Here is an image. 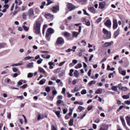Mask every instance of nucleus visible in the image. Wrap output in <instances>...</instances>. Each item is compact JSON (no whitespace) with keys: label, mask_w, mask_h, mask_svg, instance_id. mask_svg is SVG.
<instances>
[{"label":"nucleus","mask_w":130,"mask_h":130,"mask_svg":"<svg viewBox=\"0 0 130 130\" xmlns=\"http://www.w3.org/2000/svg\"><path fill=\"white\" fill-rule=\"evenodd\" d=\"M41 25L40 22L39 21H36L34 24V29L35 30V32L37 34L40 33Z\"/></svg>","instance_id":"nucleus-1"},{"label":"nucleus","mask_w":130,"mask_h":130,"mask_svg":"<svg viewBox=\"0 0 130 130\" xmlns=\"http://www.w3.org/2000/svg\"><path fill=\"white\" fill-rule=\"evenodd\" d=\"M103 31L104 34L109 38L111 37L110 32L105 28H103Z\"/></svg>","instance_id":"nucleus-2"},{"label":"nucleus","mask_w":130,"mask_h":130,"mask_svg":"<svg viewBox=\"0 0 130 130\" xmlns=\"http://www.w3.org/2000/svg\"><path fill=\"white\" fill-rule=\"evenodd\" d=\"M54 31V30L53 29L51 28H48L46 32V37H48L49 36L50 34L53 33Z\"/></svg>","instance_id":"nucleus-3"},{"label":"nucleus","mask_w":130,"mask_h":130,"mask_svg":"<svg viewBox=\"0 0 130 130\" xmlns=\"http://www.w3.org/2000/svg\"><path fill=\"white\" fill-rule=\"evenodd\" d=\"M64 43V40L62 38L59 37L58 38L56 41V44L57 45H60Z\"/></svg>","instance_id":"nucleus-4"},{"label":"nucleus","mask_w":130,"mask_h":130,"mask_svg":"<svg viewBox=\"0 0 130 130\" xmlns=\"http://www.w3.org/2000/svg\"><path fill=\"white\" fill-rule=\"evenodd\" d=\"M82 27L80 26H79V32H75V31H73L72 32V35H73V37H77V36L79 34V33L81 32V30Z\"/></svg>","instance_id":"nucleus-5"},{"label":"nucleus","mask_w":130,"mask_h":130,"mask_svg":"<svg viewBox=\"0 0 130 130\" xmlns=\"http://www.w3.org/2000/svg\"><path fill=\"white\" fill-rule=\"evenodd\" d=\"M67 8L69 11H70L74 9L75 7L72 4L69 3L68 4Z\"/></svg>","instance_id":"nucleus-6"},{"label":"nucleus","mask_w":130,"mask_h":130,"mask_svg":"<svg viewBox=\"0 0 130 130\" xmlns=\"http://www.w3.org/2000/svg\"><path fill=\"white\" fill-rule=\"evenodd\" d=\"M106 5V2L104 1L100 2L99 4V8L101 9L104 8Z\"/></svg>","instance_id":"nucleus-7"},{"label":"nucleus","mask_w":130,"mask_h":130,"mask_svg":"<svg viewBox=\"0 0 130 130\" xmlns=\"http://www.w3.org/2000/svg\"><path fill=\"white\" fill-rule=\"evenodd\" d=\"M28 14L29 17H32L34 15V11L33 9L30 8L28 11Z\"/></svg>","instance_id":"nucleus-8"},{"label":"nucleus","mask_w":130,"mask_h":130,"mask_svg":"<svg viewBox=\"0 0 130 130\" xmlns=\"http://www.w3.org/2000/svg\"><path fill=\"white\" fill-rule=\"evenodd\" d=\"M108 126L107 125H103L101 126L99 130H107L108 128Z\"/></svg>","instance_id":"nucleus-9"},{"label":"nucleus","mask_w":130,"mask_h":130,"mask_svg":"<svg viewBox=\"0 0 130 130\" xmlns=\"http://www.w3.org/2000/svg\"><path fill=\"white\" fill-rule=\"evenodd\" d=\"M44 16L46 19H50L53 17V15L50 13H47L45 14Z\"/></svg>","instance_id":"nucleus-10"},{"label":"nucleus","mask_w":130,"mask_h":130,"mask_svg":"<svg viewBox=\"0 0 130 130\" xmlns=\"http://www.w3.org/2000/svg\"><path fill=\"white\" fill-rule=\"evenodd\" d=\"M118 26L117 20H114L113 21V29H115L117 28Z\"/></svg>","instance_id":"nucleus-11"},{"label":"nucleus","mask_w":130,"mask_h":130,"mask_svg":"<svg viewBox=\"0 0 130 130\" xmlns=\"http://www.w3.org/2000/svg\"><path fill=\"white\" fill-rule=\"evenodd\" d=\"M119 89L120 90H122L123 91H126L128 90L127 88L126 87H123L121 86L120 84L119 85Z\"/></svg>","instance_id":"nucleus-12"},{"label":"nucleus","mask_w":130,"mask_h":130,"mask_svg":"<svg viewBox=\"0 0 130 130\" xmlns=\"http://www.w3.org/2000/svg\"><path fill=\"white\" fill-rule=\"evenodd\" d=\"M59 8L58 6H54L53 7V9H52V11L56 13L57 11H59Z\"/></svg>","instance_id":"nucleus-13"},{"label":"nucleus","mask_w":130,"mask_h":130,"mask_svg":"<svg viewBox=\"0 0 130 130\" xmlns=\"http://www.w3.org/2000/svg\"><path fill=\"white\" fill-rule=\"evenodd\" d=\"M105 25L107 27H110L111 25V23L109 20H107L106 22L105 23Z\"/></svg>","instance_id":"nucleus-14"},{"label":"nucleus","mask_w":130,"mask_h":130,"mask_svg":"<svg viewBox=\"0 0 130 130\" xmlns=\"http://www.w3.org/2000/svg\"><path fill=\"white\" fill-rule=\"evenodd\" d=\"M89 10L92 13H95L96 12V10L93 6H91L89 8Z\"/></svg>","instance_id":"nucleus-15"},{"label":"nucleus","mask_w":130,"mask_h":130,"mask_svg":"<svg viewBox=\"0 0 130 130\" xmlns=\"http://www.w3.org/2000/svg\"><path fill=\"white\" fill-rule=\"evenodd\" d=\"M113 42L111 41L109 42H106L103 45V47H107L111 45L112 44H113Z\"/></svg>","instance_id":"nucleus-16"},{"label":"nucleus","mask_w":130,"mask_h":130,"mask_svg":"<svg viewBox=\"0 0 130 130\" xmlns=\"http://www.w3.org/2000/svg\"><path fill=\"white\" fill-rule=\"evenodd\" d=\"M38 68L39 71L40 72L44 74H47V73L45 72V71L41 67H39Z\"/></svg>","instance_id":"nucleus-17"},{"label":"nucleus","mask_w":130,"mask_h":130,"mask_svg":"<svg viewBox=\"0 0 130 130\" xmlns=\"http://www.w3.org/2000/svg\"><path fill=\"white\" fill-rule=\"evenodd\" d=\"M53 111L55 113L58 118H60L61 116L60 115V111H57L56 110H54Z\"/></svg>","instance_id":"nucleus-18"},{"label":"nucleus","mask_w":130,"mask_h":130,"mask_svg":"<svg viewBox=\"0 0 130 130\" xmlns=\"http://www.w3.org/2000/svg\"><path fill=\"white\" fill-rule=\"evenodd\" d=\"M103 91V89L101 88H99L95 92V93L96 94H101Z\"/></svg>","instance_id":"nucleus-19"},{"label":"nucleus","mask_w":130,"mask_h":130,"mask_svg":"<svg viewBox=\"0 0 130 130\" xmlns=\"http://www.w3.org/2000/svg\"><path fill=\"white\" fill-rule=\"evenodd\" d=\"M34 63L33 62L28 63L26 65V67L28 68L33 67H34Z\"/></svg>","instance_id":"nucleus-20"},{"label":"nucleus","mask_w":130,"mask_h":130,"mask_svg":"<svg viewBox=\"0 0 130 130\" xmlns=\"http://www.w3.org/2000/svg\"><path fill=\"white\" fill-rule=\"evenodd\" d=\"M74 75L75 77L77 78L79 76V73L77 70H75L74 73Z\"/></svg>","instance_id":"nucleus-21"},{"label":"nucleus","mask_w":130,"mask_h":130,"mask_svg":"<svg viewBox=\"0 0 130 130\" xmlns=\"http://www.w3.org/2000/svg\"><path fill=\"white\" fill-rule=\"evenodd\" d=\"M84 109V108L82 106H79L77 109V111L79 112H80L81 111Z\"/></svg>","instance_id":"nucleus-22"},{"label":"nucleus","mask_w":130,"mask_h":130,"mask_svg":"<svg viewBox=\"0 0 130 130\" xmlns=\"http://www.w3.org/2000/svg\"><path fill=\"white\" fill-rule=\"evenodd\" d=\"M96 83V81L94 80H92L88 84V85L90 86H91L92 84H94Z\"/></svg>","instance_id":"nucleus-23"},{"label":"nucleus","mask_w":130,"mask_h":130,"mask_svg":"<svg viewBox=\"0 0 130 130\" xmlns=\"http://www.w3.org/2000/svg\"><path fill=\"white\" fill-rule=\"evenodd\" d=\"M46 81V80L45 79H43L41 80L39 82V84L40 85H42L44 84Z\"/></svg>","instance_id":"nucleus-24"},{"label":"nucleus","mask_w":130,"mask_h":130,"mask_svg":"<svg viewBox=\"0 0 130 130\" xmlns=\"http://www.w3.org/2000/svg\"><path fill=\"white\" fill-rule=\"evenodd\" d=\"M119 34V31H117L115 32L114 33V36L115 38H116L117 37L118 35Z\"/></svg>","instance_id":"nucleus-25"},{"label":"nucleus","mask_w":130,"mask_h":130,"mask_svg":"<svg viewBox=\"0 0 130 130\" xmlns=\"http://www.w3.org/2000/svg\"><path fill=\"white\" fill-rule=\"evenodd\" d=\"M70 34L67 32H64V36H65V37L67 38L69 37L70 36Z\"/></svg>","instance_id":"nucleus-26"},{"label":"nucleus","mask_w":130,"mask_h":130,"mask_svg":"<svg viewBox=\"0 0 130 130\" xmlns=\"http://www.w3.org/2000/svg\"><path fill=\"white\" fill-rule=\"evenodd\" d=\"M125 119L128 124L130 123V117L128 116H126L125 117Z\"/></svg>","instance_id":"nucleus-27"},{"label":"nucleus","mask_w":130,"mask_h":130,"mask_svg":"<svg viewBox=\"0 0 130 130\" xmlns=\"http://www.w3.org/2000/svg\"><path fill=\"white\" fill-rule=\"evenodd\" d=\"M82 65L81 64L79 63L75 67V68L76 69H78V68H80L82 67Z\"/></svg>","instance_id":"nucleus-28"},{"label":"nucleus","mask_w":130,"mask_h":130,"mask_svg":"<svg viewBox=\"0 0 130 130\" xmlns=\"http://www.w3.org/2000/svg\"><path fill=\"white\" fill-rule=\"evenodd\" d=\"M118 86H113L111 88V89L113 91H116L117 90Z\"/></svg>","instance_id":"nucleus-29"},{"label":"nucleus","mask_w":130,"mask_h":130,"mask_svg":"<svg viewBox=\"0 0 130 130\" xmlns=\"http://www.w3.org/2000/svg\"><path fill=\"white\" fill-rule=\"evenodd\" d=\"M65 72L64 70H62L59 74V76H62L64 74Z\"/></svg>","instance_id":"nucleus-30"},{"label":"nucleus","mask_w":130,"mask_h":130,"mask_svg":"<svg viewBox=\"0 0 130 130\" xmlns=\"http://www.w3.org/2000/svg\"><path fill=\"white\" fill-rule=\"evenodd\" d=\"M24 82V83H25V81L22 80H20L18 83H17L18 85H21L22 84V82Z\"/></svg>","instance_id":"nucleus-31"},{"label":"nucleus","mask_w":130,"mask_h":130,"mask_svg":"<svg viewBox=\"0 0 130 130\" xmlns=\"http://www.w3.org/2000/svg\"><path fill=\"white\" fill-rule=\"evenodd\" d=\"M73 119H70L69 122V124L70 126H71L73 125Z\"/></svg>","instance_id":"nucleus-32"},{"label":"nucleus","mask_w":130,"mask_h":130,"mask_svg":"<svg viewBox=\"0 0 130 130\" xmlns=\"http://www.w3.org/2000/svg\"><path fill=\"white\" fill-rule=\"evenodd\" d=\"M23 28L24 30L26 31H27L29 29V27H26L25 25H23Z\"/></svg>","instance_id":"nucleus-33"},{"label":"nucleus","mask_w":130,"mask_h":130,"mask_svg":"<svg viewBox=\"0 0 130 130\" xmlns=\"http://www.w3.org/2000/svg\"><path fill=\"white\" fill-rule=\"evenodd\" d=\"M42 4L40 6V8L41 9H42L44 8V6L45 5L46 3L45 2H43L42 3Z\"/></svg>","instance_id":"nucleus-34"},{"label":"nucleus","mask_w":130,"mask_h":130,"mask_svg":"<svg viewBox=\"0 0 130 130\" xmlns=\"http://www.w3.org/2000/svg\"><path fill=\"white\" fill-rule=\"evenodd\" d=\"M7 118L9 119H10L11 117V113L10 112H8L7 113Z\"/></svg>","instance_id":"nucleus-35"},{"label":"nucleus","mask_w":130,"mask_h":130,"mask_svg":"<svg viewBox=\"0 0 130 130\" xmlns=\"http://www.w3.org/2000/svg\"><path fill=\"white\" fill-rule=\"evenodd\" d=\"M34 57H32L27 56L25 57L24 58V60H28L30 59L33 58Z\"/></svg>","instance_id":"nucleus-36"},{"label":"nucleus","mask_w":130,"mask_h":130,"mask_svg":"<svg viewBox=\"0 0 130 130\" xmlns=\"http://www.w3.org/2000/svg\"><path fill=\"white\" fill-rule=\"evenodd\" d=\"M33 74L32 73H30L28 74L27 77L28 78H31L32 77Z\"/></svg>","instance_id":"nucleus-37"},{"label":"nucleus","mask_w":130,"mask_h":130,"mask_svg":"<svg viewBox=\"0 0 130 130\" xmlns=\"http://www.w3.org/2000/svg\"><path fill=\"white\" fill-rule=\"evenodd\" d=\"M122 97L124 99H127L129 98V96L128 95H124Z\"/></svg>","instance_id":"nucleus-38"},{"label":"nucleus","mask_w":130,"mask_h":130,"mask_svg":"<svg viewBox=\"0 0 130 130\" xmlns=\"http://www.w3.org/2000/svg\"><path fill=\"white\" fill-rule=\"evenodd\" d=\"M86 90L85 89L83 90L81 92V94L83 95L86 94Z\"/></svg>","instance_id":"nucleus-39"},{"label":"nucleus","mask_w":130,"mask_h":130,"mask_svg":"<svg viewBox=\"0 0 130 130\" xmlns=\"http://www.w3.org/2000/svg\"><path fill=\"white\" fill-rule=\"evenodd\" d=\"M74 103L75 104H79L80 105H82L83 104V103L82 102H78L77 101H75L74 102Z\"/></svg>","instance_id":"nucleus-40"},{"label":"nucleus","mask_w":130,"mask_h":130,"mask_svg":"<svg viewBox=\"0 0 130 130\" xmlns=\"http://www.w3.org/2000/svg\"><path fill=\"white\" fill-rule=\"evenodd\" d=\"M120 73L122 75L125 76L126 75V72L125 71H121L120 72Z\"/></svg>","instance_id":"nucleus-41"},{"label":"nucleus","mask_w":130,"mask_h":130,"mask_svg":"<svg viewBox=\"0 0 130 130\" xmlns=\"http://www.w3.org/2000/svg\"><path fill=\"white\" fill-rule=\"evenodd\" d=\"M83 11L84 12V14H85L86 15H87L88 16H90V15L88 13L86 12V11L84 10V9H83Z\"/></svg>","instance_id":"nucleus-42"},{"label":"nucleus","mask_w":130,"mask_h":130,"mask_svg":"<svg viewBox=\"0 0 130 130\" xmlns=\"http://www.w3.org/2000/svg\"><path fill=\"white\" fill-rule=\"evenodd\" d=\"M66 91V89L65 88H63L62 89V91L61 92V93L63 94H65Z\"/></svg>","instance_id":"nucleus-43"},{"label":"nucleus","mask_w":130,"mask_h":130,"mask_svg":"<svg viewBox=\"0 0 130 130\" xmlns=\"http://www.w3.org/2000/svg\"><path fill=\"white\" fill-rule=\"evenodd\" d=\"M8 30L10 32V33L11 34H15V32H13V30L12 29L10 28H9L8 29Z\"/></svg>","instance_id":"nucleus-44"},{"label":"nucleus","mask_w":130,"mask_h":130,"mask_svg":"<svg viewBox=\"0 0 130 130\" xmlns=\"http://www.w3.org/2000/svg\"><path fill=\"white\" fill-rule=\"evenodd\" d=\"M51 89L50 87H47L45 89V90L47 92H49L50 90Z\"/></svg>","instance_id":"nucleus-45"},{"label":"nucleus","mask_w":130,"mask_h":130,"mask_svg":"<svg viewBox=\"0 0 130 130\" xmlns=\"http://www.w3.org/2000/svg\"><path fill=\"white\" fill-rule=\"evenodd\" d=\"M43 61V59H40L38 60L37 61V63L38 64H40L42 61Z\"/></svg>","instance_id":"nucleus-46"},{"label":"nucleus","mask_w":130,"mask_h":130,"mask_svg":"<svg viewBox=\"0 0 130 130\" xmlns=\"http://www.w3.org/2000/svg\"><path fill=\"white\" fill-rule=\"evenodd\" d=\"M14 3H13L12 4L11 6V11H12L13 10L14 7Z\"/></svg>","instance_id":"nucleus-47"},{"label":"nucleus","mask_w":130,"mask_h":130,"mask_svg":"<svg viewBox=\"0 0 130 130\" xmlns=\"http://www.w3.org/2000/svg\"><path fill=\"white\" fill-rule=\"evenodd\" d=\"M27 86V85L26 84L23 85L22 86L20 87V88H22V89H25Z\"/></svg>","instance_id":"nucleus-48"},{"label":"nucleus","mask_w":130,"mask_h":130,"mask_svg":"<svg viewBox=\"0 0 130 130\" xmlns=\"http://www.w3.org/2000/svg\"><path fill=\"white\" fill-rule=\"evenodd\" d=\"M51 130H57V129L53 125H52V126Z\"/></svg>","instance_id":"nucleus-49"},{"label":"nucleus","mask_w":130,"mask_h":130,"mask_svg":"<svg viewBox=\"0 0 130 130\" xmlns=\"http://www.w3.org/2000/svg\"><path fill=\"white\" fill-rule=\"evenodd\" d=\"M124 103L125 104H127V105H129L130 104V101L129 100L125 101L124 102Z\"/></svg>","instance_id":"nucleus-50"},{"label":"nucleus","mask_w":130,"mask_h":130,"mask_svg":"<svg viewBox=\"0 0 130 130\" xmlns=\"http://www.w3.org/2000/svg\"><path fill=\"white\" fill-rule=\"evenodd\" d=\"M72 51V49L70 48H69L67 50H66L65 51L67 53H68Z\"/></svg>","instance_id":"nucleus-51"},{"label":"nucleus","mask_w":130,"mask_h":130,"mask_svg":"<svg viewBox=\"0 0 130 130\" xmlns=\"http://www.w3.org/2000/svg\"><path fill=\"white\" fill-rule=\"evenodd\" d=\"M102 18L101 17L99 18L96 21V22L98 23L99 22L102 20Z\"/></svg>","instance_id":"nucleus-52"},{"label":"nucleus","mask_w":130,"mask_h":130,"mask_svg":"<svg viewBox=\"0 0 130 130\" xmlns=\"http://www.w3.org/2000/svg\"><path fill=\"white\" fill-rule=\"evenodd\" d=\"M22 64V63H16L14 64L15 66H21Z\"/></svg>","instance_id":"nucleus-53"},{"label":"nucleus","mask_w":130,"mask_h":130,"mask_svg":"<svg viewBox=\"0 0 130 130\" xmlns=\"http://www.w3.org/2000/svg\"><path fill=\"white\" fill-rule=\"evenodd\" d=\"M43 119V118H41V116L40 115H39L38 116L37 118V120H39L40 119Z\"/></svg>","instance_id":"nucleus-54"},{"label":"nucleus","mask_w":130,"mask_h":130,"mask_svg":"<svg viewBox=\"0 0 130 130\" xmlns=\"http://www.w3.org/2000/svg\"><path fill=\"white\" fill-rule=\"evenodd\" d=\"M93 108V106H89L88 107L87 109L89 111L91 109Z\"/></svg>","instance_id":"nucleus-55"},{"label":"nucleus","mask_w":130,"mask_h":130,"mask_svg":"<svg viewBox=\"0 0 130 130\" xmlns=\"http://www.w3.org/2000/svg\"><path fill=\"white\" fill-rule=\"evenodd\" d=\"M62 102H63V101L60 100H58L57 103L59 104H61Z\"/></svg>","instance_id":"nucleus-56"},{"label":"nucleus","mask_w":130,"mask_h":130,"mask_svg":"<svg viewBox=\"0 0 130 130\" xmlns=\"http://www.w3.org/2000/svg\"><path fill=\"white\" fill-rule=\"evenodd\" d=\"M67 94L68 95V98H70L72 96V95L70 94L68 92L67 93Z\"/></svg>","instance_id":"nucleus-57"},{"label":"nucleus","mask_w":130,"mask_h":130,"mask_svg":"<svg viewBox=\"0 0 130 130\" xmlns=\"http://www.w3.org/2000/svg\"><path fill=\"white\" fill-rule=\"evenodd\" d=\"M92 125H93V127L94 129H96L97 126L96 124H92Z\"/></svg>","instance_id":"nucleus-58"},{"label":"nucleus","mask_w":130,"mask_h":130,"mask_svg":"<svg viewBox=\"0 0 130 130\" xmlns=\"http://www.w3.org/2000/svg\"><path fill=\"white\" fill-rule=\"evenodd\" d=\"M86 25L87 26H89L90 25V22L89 21H88L86 22Z\"/></svg>","instance_id":"nucleus-59"},{"label":"nucleus","mask_w":130,"mask_h":130,"mask_svg":"<svg viewBox=\"0 0 130 130\" xmlns=\"http://www.w3.org/2000/svg\"><path fill=\"white\" fill-rule=\"evenodd\" d=\"M123 106H120L119 108L117 110L118 111H119L121 109H122L123 108Z\"/></svg>","instance_id":"nucleus-60"},{"label":"nucleus","mask_w":130,"mask_h":130,"mask_svg":"<svg viewBox=\"0 0 130 130\" xmlns=\"http://www.w3.org/2000/svg\"><path fill=\"white\" fill-rule=\"evenodd\" d=\"M91 69L89 70L88 72V74L89 76H90L91 75Z\"/></svg>","instance_id":"nucleus-61"},{"label":"nucleus","mask_w":130,"mask_h":130,"mask_svg":"<svg viewBox=\"0 0 130 130\" xmlns=\"http://www.w3.org/2000/svg\"><path fill=\"white\" fill-rule=\"evenodd\" d=\"M57 91L56 90H53L52 91V93L54 95H56L57 93Z\"/></svg>","instance_id":"nucleus-62"},{"label":"nucleus","mask_w":130,"mask_h":130,"mask_svg":"<svg viewBox=\"0 0 130 130\" xmlns=\"http://www.w3.org/2000/svg\"><path fill=\"white\" fill-rule=\"evenodd\" d=\"M65 62V61H64L62 62H60L59 63V66H62Z\"/></svg>","instance_id":"nucleus-63"},{"label":"nucleus","mask_w":130,"mask_h":130,"mask_svg":"<svg viewBox=\"0 0 130 130\" xmlns=\"http://www.w3.org/2000/svg\"><path fill=\"white\" fill-rule=\"evenodd\" d=\"M106 60V58H104V59H103L101 61H100V63H101L102 62H103L104 61H105Z\"/></svg>","instance_id":"nucleus-64"}]
</instances>
